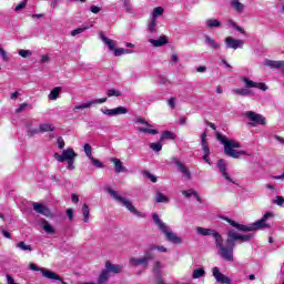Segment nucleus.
<instances>
[{"instance_id": "obj_1", "label": "nucleus", "mask_w": 284, "mask_h": 284, "mask_svg": "<svg viewBox=\"0 0 284 284\" xmlns=\"http://www.w3.org/2000/svg\"><path fill=\"white\" fill-rule=\"evenodd\" d=\"M196 234L200 236H213L215 240V245L219 248L220 256L227 262L234 261V247L236 246V241L240 243H247L252 241L254 235L252 234H240L236 231L231 230L227 232L226 245L223 244V236L219 234V232L212 229H205L202 226L196 227Z\"/></svg>"}, {"instance_id": "obj_2", "label": "nucleus", "mask_w": 284, "mask_h": 284, "mask_svg": "<svg viewBox=\"0 0 284 284\" xmlns=\"http://www.w3.org/2000/svg\"><path fill=\"white\" fill-rule=\"evenodd\" d=\"M217 141L224 145V152L226 156H231L232 159H241V156H252L251 153H247V151H236V149L241 148V143L235 140H230L227 136L217 133L216 134Z\"/></svg>"}, {"instance_id": "obj_3", "label": "nucleus", "mask_w": 284, "mask_h": 284, "mask_svg": "<svg viewBox=\"0 0 284 284\" xmlns=\"http://www.w3.org/2000/svg\"><path fill=\"white\" fill-rule=\"evenodd\" d=\"M152 217L155 225H158L159 230H161V232L164 233L166 241H169L170 243H174L175 245H181V243H183V239H181L179 235L172 232L168 224L161 221L159 214L153 213Z\"/></svg>"}, {"instance_id": "obj_4", "label": "nucleus", "mask_w": 284, "mask_h": 284, "mask_svg": "<svg viewBox=\"0 0 284 284\" xmlns=\"http://www.w3.org/2000/svg\"><path fill=\"white\" fill-rule=\"evenodd\" d=\"M106 192L110 194L111 197L114 199V201H118V203H121L123 207H126V210H129L131 214H134L139 219H145V213L136 210V207L133 206L130 200L123 197L121 194H119L116 191L112 190L111 187H106Z\"/></svg>"}, {"instance_id": "obj_5", "label": "nucleus", "mask_w": 284, "mask_h": 284, "mask_svg": "<svg viewBox=\"0 0 284 284\" xmlns=\"http://www.w3.org/2000/svg\"><path fill=\"white\" fill-rule=\"evenodd\" d=\"M75 156H78V154L74 152V149L72 148L63 150L62 154H59V153L53 154V158L55 159V161H58V163L67 162V170H70V172H72V170H75V166H74Z\"/></svg>"}, {"instance_id": "obj_6", "label": "nucleus", "mask_w": 284, "mask_h": 284, "mask_svg": "<svg viewBox=\"0 0 284 284\" xmlns=\"http://www.w3.org/2000/svg\"><path fill=\"white\" fill-rule=\"evenodd\" d=\"M274 212H266L261 220L251 224L253 232L256 230H270L272 224L267 223V221H270V219H274Z\"/></svg>"}, {"instance_id": "obj_7", "label": "nucleus", "mask_w": 284, "mask_h": 284, "mask_svg": "<svg viewBox=\"0 0 284 284\" xmlns=\"http://www.w3.org/2000/svg\"><path fill=\"white\" fill-rule=\"evenodd\" d=\"M29 270H32L33 272H41L42 276L44 278H49L50 281H61V275L45 268V267H38L37 264L31 263L29 265Z\"/></svg>"}, {"instance_id": "obj_8", "label": "nucleus", "mask_w": 284, "mask_h": 284, "mask_svg": "<svg viewBox=\"0 0 284 284\" xmlns=\"http://www.w3.org/2000/svg\"><path fill=\"white\" fill-rule=\"evenodd\" d=\"M240 81H243L244 88H246L247 90H250L252 88H256L257 90H262V92H265L268 89L267 84H265L263 82H254V81L250 80V78H247V77L240 78Z\"/></svg>"}, {"instance_id": "obj_9", "label": "nucleus", "mask_w": 284, "mask_h": 284, "mask_svg": "<svg viewBox=\"0 0 284 284\" xmlns=\"http://www.w3.org/2000/svg\"><path fill=\"white\" fill-rule=\"evenodd\" d=\"M244 115L246 116V119H248V121H252L251 125H253V128L257 124L265 125L266 123L265 118L256 112L247 111L244 113Z\"/></svg>"}, {"instance_id": "obj_10", "label": "nucleus", "mask_w": 284, "mask_h": 284, "mask_svg": "<svg viewBox=\"0 0 284 284\" xmlns=\"http://www.w3.org/2000/svg\"><path fill=\"white\" fill-rule=\"evenodd\" d=\"M212 275L214 276L216 283L219 284H231L232 278H230L227 275L221 273V270L216 266L212 268Z\"/></svg>"}, {"instance_id": "obj_11", "label": "nucleus", "mask_w": 284, "mask_h": 284, "mask_svg": "<svg viewBox=\"0 0 284 284\" xmlns=\"http://www.w3.org/2000/svg\"><path fill=\"white\" fill-rule=\"evenodd\" d=\"M224 42L229 50H239V48H243V45H245V41L241 39H234L232 37H226Z\"/></svg>"}, {"instance_id": "obj_12", "label": "nucleus", "mask_w": 284, "mask_h": 284, "mask_svg": "<svg viewBox=\"0 0 284 284\" xmlns=\"http://www.w3.org/2000/svg\"><path fill=\"white\" fill-rule=\"evenodd\" d=\"M105 101H108V98L91 100L89 102L75 105L73 108V112H77L79 110H88V108H92V105H94V104L105 103Z\"/></svg>"}, {"instance_id": "obj_13", "label": "nucleus", "mask_w": 284, "mask_h": 284, "mask_svg": "<svg viewBox=\"0 0 284 284\" xmlns=\"http://www.w3.org/2000/svg\"><path fill=\"white\" fill-rule=\"evenodd\" d=\"M201 139H202L201 145L204 152L203 159L210 165L211 162H210V146L207 145V132L204 131L201 135Z\"/></svg>"}, {"instance_id": "obj_14", "label": "nucleus", "mask_w": 284, "mask_h": 284, "mask_svg": "<svg viewBox=\"0 0 284 284\" xmlns=\"http://www.w3.org/2000/svg\"><path fill=\"white\" fill-rule=\"evenodd\" d=\"M101 112L106 116H119V114H128V108L118 106L115 109H102Z\"/></svg>"}, {"instance_id": "obj_15", "label": "nucleus", "mask_w": 284, "mask_h": 284, "mask_svg": "<svg viewBox=\"0 0 284 284\" xmlns=\"http://www.w3.org/2000/svg\"><path fill=\"white\" fill-rule=\"evenodd\" d=\"M33 210L37 214H42V216H47V219H52V212L48 206L41 203H33Z\"/></svg>"}, {"instance_id": "obj_16", "label": "nucleus", "mask_w": 284, "mask_h": 284, "mask_svg": "<svg viewBox=\"0 0 284 284\" xmlns=\"http://www.w3.org/2000/svg\"><path fill=\"white\" fill-rule=\"evenodd\" d=\"M172 162L174 163V165H176V168L179 169V172H181V174H183V176H185L186 179H192V173H190V169H187V166H185V164H183L176 158H173Z\"/></svg>"}, {"instance_id": "obj_17", "label": "nucleus", "mask_w": 284, "mask_h": 284, "mask_svg": "<svg viewBox=\"0 0 284 284\" xmlns=\"http://www.w3.org/2000/svg\"><path fill=\"white\" fill-rule=\"evenodd\" d=\"M217 168L223 176V179H225L226 181H229V183H235L232 178L230 176V173H227V164L225 163V160H219L217 162Z\"/></svg>"}, {"instance_id": "obj_18", "label": "nucleus", "mask_w": 284, "mask_h": 284, "mask_svg": "<svg viewBox=\"0 0 284 284\" xmlns=\"http://www.w3.org/2000/svg\"><path fill=\"white\" fill-rule=\"evenodd\" d=\"M154 250H156V246H151L149 247L145 252H144V256L142 257V261H144V265L145 267H148V263H150V261L154 260Z\"/></svg>"}, {"instance_id": "obj_19", "label": "nucleus", "mask_w": 284, "mask_h": 284, "mask_svg": "<svg viewBox=\"0 0 284 284\" xmlns=\"http://www.w3.org/2000/svg\"><path fill=\"white\" fill-rule=\"evenodd\" d=\"M100 39H102V41L105 43L111 52H114L116 50V41L105 37V34L103 33H100Z\"/></svg>"}, {"instance_id": "obj_20", "label": "nucleus", "mask_w": 284, "mask_h": 284, "mask_svg": "<svg viewBox=\"0 0 284 284\" xmlns=\"http://www.w3.org/2000/svg\"><path fill=\"white\" fill-rule=\"evenodd\" d=\"M105 270L108 271V273L110 274V272L112 274H121V271L123 270V267L121 265H116V264H112L110 262L105 263Z\"/></svg>"}, {"instance_id": "obj_21", "label": "nucleus", "mask_w": 284, "mask_h": 284, "mask_svg": "<svg viewBox=\"0 0 284 284\" xmlns=\"http://www.w3.org/2000/svg\"><path fill=\"white\" fill-rule=\"evenodd\" d=\"M111 163L114 164V170L118 174H121V172H126L128 170L125 169V166H123V162H121V160L116 159V158H112L111 159Z\"/></svg>"}, {"instance_id": "obj_22", "label": "nucleus", "mask_w": 284, "mask_h": 284, "mask_svg": "<svg viewBox=\"0 0 284 284\" xmlns=\"http://www.w3.org/2000/svg\"><path fill=\"white\" fill-rule=\"evenodd\" d=\"M146 28L150 34H156V32H159V26L156 24V20H154L153 18H150L148 20Z\"/></svg>"}, {"instance_id": "obj_23", "label": "nucleus", "mask_w": 284, "mask_h": 284, "mask_svg": "<svg viewBox=\"0 0 284 284\" xmlns=\"http://www.w3.org/2000/svg\"><path fill=\"white\" fill-rule=\"evenodd\" d=\"M149 43H152L154 48H161L162 45H166L168 37L161 36L158 40L150 39Z\"/></svg>"}, {"instance_id": "obj_24", "label": "nucleus", "mask_w": 284, "mask_h": 284, "mask_svg": "<svg viewBox=\"0 0 284 284\" xmlns=\"http://www.w3.org/2000/svg\"><path fill=\"white\" fill-rule=\"evenodd\" d=\"M231 8L232 10H234L235 12H239L241 14V12L245 11V4L241 3V1L239 0H231Z\"/></svg>"}, {"instance_id": "obj_25", "label": "nucleus", "mask_w": 284, "mask_h": 284, "mask_svg": "<svg viewBox=\"0 0 284 284\" xmlns=\"http://www.w3.org/2000/svg\"><path fill=\"white\" fill-rule=\"evenodd\" d=\"M264 65L272 69L283 68L284 61L265 60Z\"/></svg>"}, {"instance_id": "obj_26", "label": "nucleus", "mask_w": 284, "mask_h": 284, "mask_svg": "<svg viewBox=\"0 0 284 284\" xmlns=\"http://www.w3.org/2000/svg\"><path fill=\"white\" fill-rule=\"evenodd\" d=\"M163 12H165L163 7H155L151 13L150 19H154L156 21L159 17H163Z\"/></svg>"}, {"instance_id": "obj_27", "label": "nucleus", "mask_w": 284, "mask_h": 284, "mask_svg": "<svg viewBox=\"0 0 284 284\" xmlns=\"http://www.w3.org/2000/svg\"><path fill=\"white\" fill-rule=\"evenodd\" d=\"M204 39L206 45H209L210 48H213L214 50H219L221 48V44L212 39L210 36H204Z\"/></svg>"}, {"instance_id": "obj_28", "label": "nucleus", "mask_w": 284, "mask_h": 284, "mask_svg": "<svg viewBox=\"0 0 284 284\" xmlns=\"http://www.w3.org/2000/svg\"><path fill=\"white\" fill-rule=\"evenodd\" d=\"M61 87H55L48 95L49 101H57L59 95L61 94Z\"/></svg>"}, {"instance_id": "obj_29", "label": "nucleus", "mask_w": 284, "mask_h": 284, "mask_svg": "<svg viewBox=\"0 0 284 284\" xmlns=\"http://www.w3.org/2000/svg\"><path fill=\"white\" fill-rule=\"evenodd\" d=\"M110 280V273L105 270H103L98 278V284H104L108 283Z\"/></svg>"}, {"instance_id": "obj_30", "label": "nucleus", "mask_w": 284, "mask_h": 284, "mask_svg": "<svg viewBox=\"0 0 284 284\" xmlns=\"http://www.w3.org/2000/svg\"><path fill=\"white\" fill-rule=\"evenodd\" d=\"M206 23V28L209 29H214V28H221V21L216 20V19H207L205 21Z\"/></svg>"}, {"instance_id": "obj_31", "label": "nucleus", "mask_w": 284, "mask_h": 284, "mask_svg": "<svg viewBox=\"0 0 284 284\" xmlns=\"http://www.w3.org/2000/svg\"><path fill=\"white\" fill-rule=\"evenodd\" d=\"M155 203H170V197L161 192H158L155 195Z\"/></svg>"}, {"instance_id": "obj_32", "label": "nucleus", "mask_w": 284, "mask_h": 284, "mask_svg": "<svg viewBox=\"0 0 284 284\" xmlns=\"http://www.w3.org/2000/svg\"><path fill=\"white\" fill-rule=\"evenodd\" d=\"M233 94H237V97H248V94H252V90L250 89H234Z\"/></svg>"}, {"instance_id": "obj_33", "label": "nucleus", "mask_w": 284, "mask_h": 284, "mask_svg": "<svg viewBox=\"0 0 284 284\" xmlns=\"http://www.w3.org/2000/svg\"><path fill=\"white\" fill-rule=\"evenodd\" d=\"M174 139H176V135L170 131H166L162 133L160 141H174Z\"/></svg>"}, {"instance_id": "obj_34", "label": "nucleus", "mask_w": 284, "mask_h": 284, "mask_svg": "<svg viewBox=\"0 0 284 284\" xmlns=\"http://www.w3.org/2000/svg\"><path fill=\"white\" fill-rule=\"evenodd\" d=\"M82 214L84 223H88L90 221V207L88 204L82 205Z\"/></svg>"}, {"instance_id": "obj_35", "label": "nucleus", "mask_w": 284, "mask_h": 284, "mask_svg": "<svg viewBox=\"0 0 284 284\" xmlns=\"http://www.w3.org/2000/svg\"><path fill=\"white\" fill-rule=\"evenodd\" d=\"M42 227L47 234H54V227L47 220L42 221Z\"/></svg>"}, {"instance_id": "obj_36", "label": "nucleus", "mask_w": 284, "mask_h": 284, "mask_svg": "<svg viewBox=\"0 0 284 284\" xmlns=\"http://www.w3.org/2000/svg\"><path fill=\"white\" fill-rule=\"evenodd\" d=\"M123 6L128 14H134V7L132 6V2H130V0H124Z\"/></svg>"}, {"instance_id": "obj_37", "label": "nucleus", "mask_w": 284, "mask_h": 284, "mask_svg": "<svg viewBox=\"0 0 284 284\" xmlns=\"http://www.w3.org/2000/svg\"><path fill=\"white\" fill-rule=\"evenodd\" d=\"M85 30H90V26H84L82 28H78L71 31V37H78V34H83Z\"/></svg>"}, {"instance_id": "obj_38", "label": "nucleus", "mask_w": 284, "mask_h": 284, "mask_svg": "<svg viewBox=\"0 0 284 284\" xmlns=\"http://www.w3.org/2000/svg\"><path fill=\"white\" fill-rule=\"evenodd\" d=\"M130 53H132V51L130 49L119 48V49L113 50L114 57H122V54H130Z\"/></svg>"}, {"instance_id": "obj_39", "label": "nucleus", "mask_w": 284, "mask_h": 284, "mask_svg": "<svg viewBox=\"0 0 284 284\" xmlns=\"http://www.w3.org/2000/svg\"><path fill=\"white\" fill-rule=\"evenodd\" d=\"M16 247L22 250L23 252H32V246L26 244V242H19L18 244H16Z\"/></svg>"}, {"instance_id": "obj_40", "label": "nucleus", "mask_w": 284, "mask_h": 284, "mask_svg": "<svg viewBox=\"0 0 284 284\" xmlns=\"http://www.w3.org/2000/svg\"><path fill=\"white\" fill-rule=\"evenodd\" d=\"M205 276V270L197 268L193 271L192 278H203Z\"/></svg>"}, {"instance_id": "obj_41", "label": "nucleus", "mask_w": 284, "mask_h": 284, "mask_svg": "<svg viewBox=\"0 0 284 284\" xmlns=\"http://www.w3.org/2000/svg\"><path fill=\"white\" fill-rule=\"evenodd\" d=\"M39 130H40V134H41L43 132H52L54 130V128L51 126V124L43 123V124H40Z\"/></svg>"}, {"instance_id": "obj_42", "label": "nucleus", "mask_w": 284, "mask_h": 284, "mask_svg": "<svg viewBox=\"0 0 284 284\" xmlns=\"http://www.w3.org/2000/svg\"><path fill=\"white\" fill-rule=\"evenodd\" d=\"M130 265H132L133 267H136V265H145V262L143 261V257L142 258L131 257Z\"/></svg>"}, {"instance_id": "obj_43", "label": "nucleus", "mask_w": 284, "mask_h": 284, "mask_svg": "<svg viewBox=\"0 0 284 284\" xmlns=\"http://www.w3.org/2000/svg\"><path fill=\"white\" fill-rule=\"evenodd\" d=\"M237 230L239 232H253L252 224H248V225L237 224Z\"/></svg>"}, {"instance_id": "obj_44", "label": "nucleus", "mask_w": 284, "mask_h": 284, "mask_svg": "<svg viewBox=\"0 0 284 284\" xmlns=\"http://www.w3.org/2000/svg\"><path fill=\"white\" fill-rule=\"evenodd\" d=\"M83 150H84V153L85 155L88 156V159H92V145H90L89 143H85L83 145Z\"/></svg>"}, {"instance_id": "obj_45", "label": "nucleus", "mask_w": 284, "mask_h": 284, "mask_svg": "<svg viewBox=\"0 0 284 284\" xmlns=\"http://www.w3.org/2000/svg\"><path fill=\"white\" fill-rule=\"evenodd\" d=\"M149 145L153 152H161V150H163V144H161V142L150 143Z\"/></svg>"}, {"instance_id": "obj_46", "label": "nucleus", "mask_w": 284, "mask_h": 284, "mask_svg": "<svg viewBox=\"0 0 284 284\" xmlns=\"http://www.w3.org/2000/svg\"><path fill=\"white\" fill-rule=\"evenodd\" d=\"M27 128H28L27 130L28 136H34L36 134H41V131L39 128L32 129L30 128V125H28Z\"/></svg>"}, {"instance_id": "obj_47", "label": "nucleus", "mask_w": 284, "mask_h": 284, "mask_svg": "<svg viewBox=\"0 0 284 284\" xmlns=\"http://www.w3.org/2000/svg\"><path fill=\"white\" fill-rule=\"evenodd\" d=\"M273 203L275 205H278L280 207H284V197L281 195L275 196V199L273 200Z\"/></svg>"}, {"instance_id": "obj_48", "label": "nucleus", "mask_w": 284, "mask_h": 284, "mask_svg": "<svg viewBox=\"0 0 284 284\" xmlns=\"http://www.w3.org/2000/svg\"><path fill=\"white\" fill-rule=\"evenodd\" d=\"M139 132H143V133H146V134H159V131L155 130V129H148V128H140L139 129Z\"/></svg>"}, {"instance_id": "obj_49", "label": "nucleus", "mask_w": 284, "mask_h": 284, "mask_svg": "<svg viewBox=\"0 0 284 284\" xmlns=\"http://www.w3.org/2000/svg\"><path fill=\"white\" fill-rule=\"evenodd\" d=\"M19 55L22 57V59H28V57H32V51L30 50H19L18 51Z\"/></svg>"}, {"instance_id": "obj_50", "label": "nucleus", "mask_w": 284, "mask_h": 284, "mask_svg": "<svg viewBox=\"0 0 284 284\" xmlns=\"http://www.w3.org/2000/svg\"><path fill=\"white\" fill-rule=\"evenodd\" d=\"M183 196H185L186 199H190V196H199V193L196 191H182Z\"/></svg>"}, {"instance_id": "obj_51", "label": "nucleus", "mask_w": 284, "mask_h": 284, "mask_svg": "<svg viewBox=\"0 0 284 284\" xmlns=\"http://www.w3.org/2000/svg\"><path fill=\"white\" fill-rule=\"evenodd\" d=\"M106 95L108 97H121V91L114 90V89H110V90L106 91Z\"/></svg>"}, {"instance_id": "obj_52", "label": "nucleus", "mask_w": 284, "mask_h": 284, "mask_svg": "<svg viewBox=\"0 0 284 284\" xmlns=\"http://www.w3.org/2000/svg\"><path fill=\"white\" fill-rule=\"evenodd\" d=\"M91 163L95 166V168H103V163L97 159H94V156H92V159H90Z\"/></svg>"}, {"instance_id": "obj_53", "label": "nucleus", "mask_w": 284, "mask_h": 284, "mask_svg": "<svg viewBox=\"0 0 284 284\" xmlns=\"http://www.w3.org/2000/svg\"><path fill=\"white\" fill-rule=\"evenodd\" d=\"M144 176H146V179H150L152 183H156V178L154 176V174L150 173L149 171L144 172Z\"/></svg>"}, {"instance_id": "obj_54", "label": "nucleus", "mask_w": 284, "mask_h": 284, "mask_svg": "<svg viewBox=\"0 0 284 284\" xmlns=\"http://www.w3.org/2000/svg\"><path fill=\"white\" fill-rule=\"evenodd\" d=\"M0 55L3 61H10V58H8V52H6V50H3V48L1 47H0Z\"/></svg>"}, {"instance_id": "obj_55", "label": "nucleus", "mask_w": 284, "mask_h": 284, "mask_svg": "<svg viewBox=\"0 0 284 284\" xmlns=\"http://www.w3.org/2000/svg\"><path fill=\"white\" fill-rule=\"evenodd\" d=\"M57 143L59 150H63V148H65V141L63 140V138H58Z\"/></svg>"}, {"instance_id": "obj_56", "label": "nucleus", "mask_w": 284, "mask_h": 284, "mask_svg": "<svg viewBox=\"0 0 284 284\" xmlns=\"http://www.w3.org/2000/svg\"><path fill=\"white\" fill-rule=\"evenodd\" d=\"M168 105H170V108L174 110V108H176V99L170 98L168 101Z\"/></svg>"}, {"instance_id": "obj_57", "label": "nucleus", "mask_w": 284, "mask_h": 284, "mask_svg": "<svg viewBox=\"0 0 284 284\" xmlns=\"http://www.w3.org/2000/svg\"><path fill=\"white\" fill-rule=\"evenodd\" d=\"M67 216L69 221H72V219H74V211L72 209H67Z\"/></svg>"}, {"instance_id": "obj_58", "label": "nucleus", "mask_w": 284, "mask_h": 284, "mask_svg": "<svg viewBox=\"0 0 284 284\" xmlns=\"http://www.w3.org/2000/svg\"><path fill=\"white\" fill-rule=\"evenodd\" d=\"M136 123H141L142 125H146V128H152V124H149L143 118H139Z\"/></svg>"}, {"instance_id": "obj_59", "label": "nucleus", "mask_w": 284, "mask_h": 284, "mask_svg": "<svg viewBox=\"0 0 284 284\" xmlns=\"http://www.w3.org/2000/svg\"><path fill=\"white\" fill-rule=\"evenodd\" d=\"M26 108H28V103H22L19 105L18 109H16V112L19 114V113L23 112V110H26Z\"/></svg>"}, {"instance_id": "obj_60", "label": "nucleus", "mask_w": 284, "mask_h": 284, "mask_svg": "<svg viewBox=\"0 0 284 284\" xmlns=\"http://www.w3.org/2000/svg\"><path fill=\"white\" fill-rule=\"evenodd\" d=\"M161 271V262H155L153 266V272L158 274Z\"/></svg>"}, {"instance_id": "obj_61", "label": "nucleus", "mask_w": 284, "mask_h": 284, "mask_svg": "<svg viewBox=\"0 0 284 284\" xmlns=\"http://www.w3.org/2000/svg\"><path fill=\"white\" fill-rule=\"evenodd\" d=\"M90 12H93V14H99V12H101V9L97 6H91Z\"/></svg>"}, {"instance_id": "obj_62", "label": "nucleus", "mask_w": 284, "mask_h": 284, "mask_svg": "<svg viewBox=\"0 0 284 284\" xmlns=\"http://www.w3.org/2000/svg\"><path fill=\"white\" fill-rule=\"evenodd\" d=\"M27 3L26 2H20L17 7H16V12H19L21 10H23V8H26Z\"/></svg>"}, {"instance_id": "obj_63", "label": "nucleus", "mask_w": 284, "mask_h": 284, "mask_svg": "<svg viewBox=\"0 0 284 284\" xmlns=\"http://www.w3.org/2000/svg\"><path fill=\"white\" fill-rule=\"evenodd\" d=\"M171 61H172L173 63H179V54L172 53V54H171Z\"/></svg>"}, {"instance_id": "obj_64", "label": "nucleus", "mask_w": 284, "mask_h": 284, "mask_svg": "<svg viewBox=\"0 0 284 284\" xmlns=\"http://www.w3.org/2000/svg\"><path fill=\"white\" fill-rule=\"evenodd\" d=\"M275 141H278V143H281L282 145H284V138L278 136V135H274Z\"/></svg>"}]
</instances>
